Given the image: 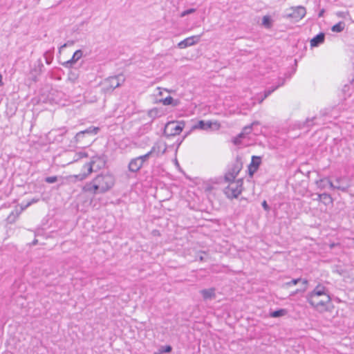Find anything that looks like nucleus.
<instances>
[{
    "instance_id": "obj_1",
    "label": "nucleus",
    "mask_w": 354,
    "mask_h": 354,
    "mask_svg": "<svg viewBox=\"0 0 354 354\" xmlns=\"http://www.w3.org/2000/svg\"><path fill=\"white\" fill-rule=\"evenodd\" d=\"M115 177L106 172L97 175L91 182L86 183L84 190L93 194H104L110 190L115 185Z\"/></svg>"
},
{
    "instance_id": "obj_2",
    "label": "nucleus",
    "mask_w": 354,
    "mask_h": 354,
    "mask_svg": "<svg viewBox=\"0 0 354 354\" xmlns=\"http://www.w3.org/2000/svg\"><path fill=\"white\" fill-rule=\"evenodd\" d=\"M99 131V127H90L86 130L76 133L75 141L77 144L80 145V147L84 148L91 143L93 140L92 136L96 135Z\"/></svg>"
},
{
    "instance_id": "obj_3",
    "label": "nucleus",
    "mask_w": 354,
    "mask_h": 354,
    "mask_svg": "<svg viewBox=\"0 0 354 354\" xmlns=\"http://www.w3.org/2000/svg\"><path fill=\"white\" fill-rule=\"evenodd\" d=\"M97 162H98V164L97 165V169H100L101 167H104L106 164L104 156H93L91 162L85 164L84 166V168L86 169V172L84 171L83 173H80L77 175H75V178L78 180H83L84 179H85L93 171V168Z\"/></svg>"
},
{
    "instance_id": "obj_4",
    "label": "nucleus",
    "mask_w": 354,
    "mask_h": 354,
    "mask_svg": "<svg viewBox=\"0 0 354 354\" xmlns=\"http://www.w3.org/2000/svg\"><path fill=\"white\" fill-rule=\"evenodd\" d=\"M184 121H171L165 124L164 135L167 137L179 135L185 127Z\"/></svg>"
},
{
    "instance_id": "obj_5",
    "label": "nucleus",
    "mask_w": 354,
    "mask_h": 354,
    "mask_svg": "<svg viewBox=\"0 0 354 354\" xmlns=\"http://www.w3.org/2000/svg\"><path fill=\"white\" fill-rule=\"evenodd\" d=\"M243 179H239L236 182H232L226 187L223 192L228 198H236L242 192L243 190Z\"/></svg>"
},
{
    "instance_id": "obj_6",
    "label": "nucleus",
    "mask_w": 354,
    "mask_h": 354,
    "mask_svg": "<svg viewBox=\"0 0 354 354\" xmlns=\"http://www.w3.org/2000/svg\"><path fill=\"white\" fill-rule=\"evenodd\" d=\"M124 82V78L122 75L109 77L104 81V84H106V87H104V89L106 92L113 91L115 88L119 87L121 85V84Z\"/></svg>"
},
{
    "instance_id": "obj_7",
    "label": "nucleus",
    "mask_w": 354,
    "mask_h": 354,
    "mask_svg": "<svg viewBox=\"0 0 354 354\" xmlns=\"http://www.w3.org/2000/svg\"><path fill=\"white\" fill-rule=\"evenodd\" d=\"M307 301L316 310L319 311H325L327 310V305L331 301V298L329 295L316 297L317 304L313 302L311 299H308Z\"/></svg>"
},
{
    "instance_id": "obj_8",
    "label": "nucleus",
    "mask_w": 354,
    "mask_h": 354,
    "mask_svg": "<svg viewBox=\"0 0 354 354\" xmlns=\"http://www.w3.org/2000/svg\"><path fill=\"white\" fill-rule=\"evenodd\" d=\"M291 12L286 14V17L294 19L295 21H298L306 15V8L303 6L292 7L290 8Z\"/></svg>"
},
{
    "instance_id": "obj_9",
    "label": "nucleus",
    "mask_w": 354,
    "mask_h": 354,
    "mask_svg": "<svg viewBox=\"0 0 354 354\" xmlns=\"http://www.w3.org/2000/svg\"><path fill=\"white\" fill-rule=\"evenodd\" d=\"M324 295H329L327 293L326 288L321 284H318L315 289L306 296L307 299H311L313 302L317 304L316 297H323Z\"/></svg>"
},
{
    "instance_id": "obj_10",
    "label": "nucleus",
    "mask_w": 354,
    "mask_h": 354,
    "mask_svg": "<svg viewBox=\"0 0 354 354\" xmlns=\"http://www.w3.org/2000/svg\"><path fill=\"white\" fill-rule=\"evenodd\" d=\"M201 35H194L185 39L178 44L180 48H185L198 43L200 40Z\"/></svg>"
},
{
    "instance_id": "obj_11",
    "label": "nucleus",
    "mask_w": 354,
    "mask_h": 354,
    "mask_svg": "<svg viewBox=\"0 0 354 354\" xmlns=\"http://www.w3.org/2000/svg\"><path fill=\"white\" fill-rule=\"evenodd\" d=\"M214 125L216 126L217 129H218L220 127V124L216 122H212L211 121L200 120L196 124L193 126L192 129L208 130L209 129H212Z\"/></svg>"
},
{
    "instance_id": "obj_12",
    "label": "nucleus",
    "mask_w": 354,
    "mask_h": 354,
    "mask_svg": "<svg viewBox=\"0 0 354 354\" xmlns=\"http://www.w3.org/2000/svg\"><path fill=\"white\" fill-rule=\"evenodd\" d=\"M261 162V158L260 156H253L252 157V161L248 166V172L250 176H252L257 171L259 165Z\"/></svg>"
},
{
    "instance_id": "obj_13",
    "label": "nucleus",
    "mask_w": 354,
    "mask_h": 354,
    "mask_svg": "<svg viewBox=\"0 0 354 354\" xmlns=\"http://www.w3.org/2000/svg\"><path fill=\"white\" fill-rule=\"evenodd\" d=\"M142 165L141 161L136 157L131 160L128 165V169L129 171L136 173L141 169Z\"/></svg>"
},
{
    "instance_id": "obj_14",
    "label": "nucleus",
    "mask_w": 354,
    "mask_h": 354,
    "mask_svg": "<svg viewBox=\"0 0 354 354\" xmlns=\"http://www.w3.org/2000/svg\"><path fill=\"white\" fill-rule=\"evenodd\" d=\"M43 67L44 65L41 60L38 59L35 63L34 68L30 71V75L32 80L36 81V77L41 73Z\"/></svg>"
},
{
    "instance_id": "obj_15",
    "label": "nucleus",
    "mask_w": 354,
    "mask_h": 354,
    "mask_svg": "<svg viewBox=\"0 0 354 354\" xmlns=\"http://www.w3.org/2000/svg\"><path fill=\"white\" fill-rule=\"evenodd\" d=\"M82 51L81 50H76L71 59L64 62L63 65L66 67H71V65L75 63L77 60H79L82 56Z\"/></svg>"
},
{
    "instance_id": "obj_16",
    "label": "nucleus",
    "mask_w": 354,
    "mask_h": 354,
    "mask_svg": "<svg viewBox=\"0 0 354 354\" xmlns=\"http://www.w3.org/2000/svg\"><path fill=\"white\" fill-rule=\"evenodd\" d=\"M242 169V162L239 160L238 159L236 160V162L233 164L232 168L229 170V171L231 172L232 178H236V176L239 174L240 171Z\"/></svg>"
},
{
    "instance_id": "obj_17",
    "label": "nucleus",
    "mask_w": 354,
    "mask_h": 354,
    "mask_svg": "<svg viewBox=\"0 0 354 354\" xmlns=\"http://www.w3.org/2000/svg\"><path fill=\"white\" fill-rule=\"evenodd\" d=\"M324 39L325 34L324 32H320L310 40V46L312 47L318 46L319 44L324 43Z\"/></svg>"
},
{
    "instance_id": "obj_18",
    "label": "nucleus",
    "mask_w": 354,
    "mask_h": 354,
    "mask_svg": "<svg viewBox=\"0 0 354 354\" xmlns=\"http://www.w3.org/2000/svg\"><path fill=\"white\" fill-rule=\"evenodd\" d=\"M200 292L205 300L212 299L216 297L214 288L203 289Z\"/></svg>"
},
{
    "instance_id": "obj_19",
    "label": "nucleus",
    "mask_w": 354,
    "mask_h": 354,
    "mask_svg": "<svg viewBox=\"0 0 354 354\" xmlns=\"http://www.w3.org/2000/svg\"><path fill=\"white\" fill-rule=\"evenodd\" d=\"M160 102H162L164 105H172L173 106H176L179 104L178 100H174L171 96H167L164 99L160 100Z\"/></svg>"
},
{
    "instance_id": "obj_20",
    "label": "nucleus",
    "mask_w": 354,
    "mask_h": 354,
    "mask_svg": "<svg viewBox=\"0 0 354 354\" xmlns=\"http://www.w3.org/2000/svg\"><path fill=\"white\" fill-rule=\"evenodd\" d=\"M327 185H329V187L331 189H337L339 190H341L342 192H347L348 187H350L349 184H346L345 185H334L331 180H330L328 178H327Z\"/></svg>"
},
{
    "instance_id": "obj_21",
    "label": "nucleus",
    "mask_w": 354,
    "mask_h": 354,
    "mask_svg": "<svg viewBox=\"0 0 354 354\" xmlns=\"http://www.w3.org/2000/svg\"><path fill=\"white\" fill-rule=\"evenodd\" d=\"M284 80H282L280 83L278 84V85L275 86H272L271 88H269L264 91V95L263 97L260 100V103L262 102L267 97H268L272 92H274L275 90H277L279 86L284 84Z\"/></svg>"
},
{
    "instance_id": "obj_22",
    "label": "nucleus",
    "mask_w": 354,
    "mask_h": 354,
    "mask_svg": "<svg viewBox=\"0 0 354 354\" xmlns=\"http://www.w3.org/2000/svg\"><path fill=\"white\" fill-rule=\"evenodd\" d=\"M302 281V283L304 285V287L303 289L300 290L301 291L304 292L306 290V285L308 284V281L306 279H301V278L295 279L291 280L290 281H288L286 283L288 286H291L292 285L297 284L299 281Z\"/></svg>"
},
{
    "instance_id": "obj_23",
    "label": "nucleus",
    "mask_w": 354,
    "mask_h": 354,
    "mask_svg": "<svg viewBox=\"0 0 354 354\" xmlns=\"http://www.w3.org/2000/svg\"><path fill=\"white\" fill-rule=\"evenodd\" d=\"M156 152V147L153 146L151 149L145 155H142V156H140L138 157H137V158H138L140 161H141V163L143 165L145 162H146L149 158Z\"/></svg>"
},
{
    "instance_id": "obj_24",
    "label": "nucleus",
    "mask_w": 354,
    "mask_h": 354,
    "mask_svg": "<svg viewBox=\"0 0 354 354\" xmlns=\"http://www.w3.org/2000/svg\"><path fill=\"white\" fill-rule=\"evenodd\" d=\"M319 201H323L325 205H328L333 203L331 196L326 193L319 194Z\"/></svg>"
},
{
    "instance_id": "obj_25",
    "label": "nucleus",
    "mask_w": 354,
    "mask_h": 354,
    "mask_svg": "<svg viewBox=\"0 0 354 354\" xmlns=\"http://www.w3.org/2000/svg\"><path fill=\"white\" fill-rule=\"evenodd\" d=\"M345 23L344 21H339L335 25L333 26L331 30L335 32H341L344 30Z\"/></svg>"
},
{
    "instance_id": "obj_26",
    "label": "nucleus",
    "mask_w": 354,
    "mask_h": 354,
    "mask_svg": "<svg viewBox=\"0 0 354 354\" xmlns=\"http://www.w3.org/2000/svg\"><path fill=\"white\" fill-rule=\"evenodd\" d=\"M262 24L267 28H270L272 27V19L270 16L266 15L263 16L262 19Z\"/></svg>"
},
{
    "instance_id": "obj_27",
    "label": "nucleus",
    "mask_w": 354,
    "mask_h": 354,
    "mask_svg": "<svg viewBox=\"0 0 354 354\" xmlns=\"http://www.w3.org/2000/svg\"><path fill=\"white\" fill-rule=\"evenodd\" d=\"M327 178H322L316 180V185L318 188L323 189H325L327 186Z\"/></svg>"
},
{
    "instance_id": "obj_28",
    "label": "nucleus",
    "mask_w": 354,
    "mask_h": 354,
    "mask_svg": "<svg viewBox=\"0 0 354 354\" xmlns=\"http://www.w3.org/2000/svg\"><path fill=\"white\" fill-rule=\"evenodd\" d=\"M78 78V74L76 71H71L68 75V80L71 83H75Z\"/></svg>"
},
{
    "instance_id": "obj_29",
    "label": "nucleus",
    "mask_w": 354,
    "mask_h": 354,
    "mask_svg": "<svg viewBox=\"0 0 354 354\" xmlns=\"http://www.w3.org/2000/svg\"><path fill=\"white\" fill-rule=\"evenodd\" d=\"M286 313V310L285 309H279L275 311H273L270 313V316L272 317H279L285 315Z\"/></svg>"
},
{
    "instance_id": "obj_30",
    "label": "nucleus",
    "mask_w": 354,
    "mask_h": 354,
    "mask_svg": "<svg viewBox=\"0 0 354 354\" xmlns=\"http://www.w3.org/2000/svg\"><path fill=\"white\" fill-rule=\"evenodd\" d=\"M148 115L149 117L153 118L160 115V111L157 108H153V109L149 110L148 112Z\"/></svg>"
},
{
    "instance_id": "obj_31",
    "label": "nucleus",
    "mask_w": 354,
    "mask_h": 354,
    "mask_svg": "<svg viewBox=\"0 0 354 354\" xmlns=\"http://www.w3.org/2000/svg\"><path fill=\"white\" fill-rule=\"evenodd\" d=\"M255 124H259V122H254L250 125L245 126L243 129L242 131L244 133L245 135L249 134L251 132L252 126H254Z\"/></svg>"
},
{
    "instance_id": "obj_32",
    "label": "nucleus",
    "mask_w": 354,
    "mask_h": 354,
    "mask_svg": "<svg viewBox=\"0 0 354 354\" xmlns=\"http://www.w3.org/2000/svg\"><path fill=\"white\" fill-rule=\"evenodd\" d=\"M20 214V212H18L17 211L16 212V213L15 212H11L10 214V215L8 216V221L10 222V223H13L15 222V221L16 220V218L18 217L19 214Z\"/></svg>"
},
{
    "instance_id": "obj_33",
    "label": "nucleus",
    "mask_w": 354,
    "mask_h": 354,
    "mask_svg": "<svg viewBox=\"0 0 354 354\" xmlns=\"http://www.w3.org/2000/svg\"><path fill=\"white\" fill-rule=\"evenodd\" d=\"M195 12H196V9L195 8H189V9L184 10L183 12H181L180 17H185L186 15H188L189 14H192V13H194Z\"/></svg>"
},
{
    "instance_id": "obj_34",
    "label": "nucleus",
    "mask_w": 354,
    "mask_h": 354,
    "mask_svg": "<svg viewBox=\"0 0 354 354\" xmlns=\"http://www.w3.org/2000/svg\"><path fill=\"white\" fill-rule=\"evenodd\" d=\"M45 181L48 183H54L57 181V177L54 176H48L45 178Z\"/></svg>"
},
{
    "instance_id": "obj_35",
    "label": "nucleus",
    "mask_w": 354,
    "mask_h": 354,
    "mask_svg": "<svg viewBox=\"0 0 354 354\" xmlns=\"http://www.w3.org/2000/svg\"><path fill=\"white\" fill-rule=\"evenodd\" d=\"M172 350V348L169 345H167L165 346H162L160 349L162 353H170Z\"/></svg>"
},
{
    "instance_id": "obj_36",
    "label": "nucleus",
    "mask_w": 354,
    "mask_h": 354,
    "mask_svg": "<svg viewBox=\"0 0 354 354\" xmlns=\"http://www.w3.org/2000/svg\"><path fill=\"white\" fill-rule=\"evenodd\" d=\"M231 172L230 171H228L225 176V180L226 182H231V181H233L234 180L235 178H232L231 177Z\"/></svg>"
},
{
    "instance_id": "obj_37",
    "label": "nucleus",
    "mask_w": 354,
    "mask_h": 354,
    "mask_svg": "<svg viewBox=\"0 0 354 354\" xmlns=\"http://www.w3.org/2000/svg\"><path fill=\"white\" fill-rule=\"evenodd\" d=\"M345 178L343 177H338L335 179V182L337 183L336 185H345L346 183H344L343 181Z\"/></svg>"
},
{
    "instance_id": "obj_38",
    "label": "nucleus",
    "mask_w": 354,
    "mask_h": 354,
    "mask_svg": "<svg viewBox=\"0 0 354 354\" xmlns=\"http://www.w3.org/2000/svg\"><path fill=\"white\" fill-rule=\"evenodd\" d=\"M44 57L46 64H50L53 60V57L50 55L48 56L47 53L44 54Z\"/></svg>"
},
{
    "instance_id": "obj_39",
    "label": "nucleus",
    "mask_w": 354,
    "mask_h": 354,
    "mask_svg": "<svg viewBox=\"0 0 354 354\" xmlns=\"http://www.w3.org/2000/svg\"><path fill=\"white\" fill-rule=\"evenodd\" d=\"M76 156H77L76 160H78L84 157H87L88 154L86 152H79L76 154Z\"/></svg>"
},
{
    "instance_id": "obj_40",
    "label": "nucleus",
    "mask_w": 354,
    "mask_h": 354,
    "mask_svg": "<svg viewBox=\"0 0 354 354\" xmlns=\"http://www.w3.org/2000/svg\"><path fill=\"white\" fill-rule=\"evenodd\" d=\"M262 207H263V209L266 210V211H269L270 210V207L268 206L267 202L266 201H263V203H262Z\"/></svg>"
},
{
    "instance_id": "obj_41",
    "label": "nucleus",
    "mask_w": 354,
    "mask_h": 354,
    "mask_svg": "<svg viewBox=\"0 0 354 354\" xmlns=\"http://www.w3.org/2000/svg\"><path fill=\"white\" fill-rule=\"evenodd\" d=\"M38 199H32V201L28 203V204L24 207H21V211L24 210L25 208L28 207V206H30L32 203H36Z\"/></svg>"
},
{
    "instance_id": "obj_42",
    "label": "nucleus",
    "mask_w": 354,
    "mask_h": 354,
    "mask_svg": "<svg viewBox=\"0 0 354 354\" xmlns=\"http://www.w3.org/2000/svg\"><path fill=\"white\" fill-rule=\"evenodd\" d=\"M233 142L236 145H239L241 143V140L236 136L234 138Z\"/></svg>"
},
{
    "instance_id": "obj_43",
    "label": "nucleus",
    "mask_w": 354,
    "mask_h": 354,
    "mask_svg": "<svg viewBox=\"0 0 354 354\" xmlns=\"http://www.w3.org/2000/svg\"><path fill=\"white\" fill-rule=\"evenodd\" d=\"M245 134L243 131H241L238 136L237 137L241 140V138H243L245 137Z\"/></svg>"
},
{
    "instance_id": "obj_44",
    "label": "nucleus",
    "mask_w": 354,
    "mask_h": 354,
    "mask_svg": "<svg viewBox=\"0 0 354 354\" xmlns=\"http://www.w3.org/2000/svg\"><path fill=\"white\" fill-rule=\"evenodd\" d=\"M324 9H322V10H320V12H319V14H318L319 17H322V16H323V15H324Z\"/></svg>"
},
{
    "instance_id": "obj_45",
    "label": "nucleus",
    "mask_w": 354,
    "mask_h": 354,
    "mask_svg": "<svg viewBox=\"0 0 354 354\" xmlns=\"http://www.w3.org/2000/svg\"><path fill=\"white\" fill-rule=\"evenodd\" d=\"M37 243H38L37 239H34V240L32 241V242L31 243V245H36L37 244Z\"/></svg>"
},
{
    "instance_id": "obj_46",
    "label": "nucleus",
    "mask_w": 354,
    "mask_h": 354,
    "mask_svg": "<svg viewBox=\"0 0 354 354\" xmlns=\"http://www.w3.org/2000/svg\"><path fill=\"white\" fill-rule=\"evenodd\" d=\"M347 88H348V86H347V85H345V86H344L343 91H344V92H346V91H347Z\"/></svg>"
},
{
    "instance_id": "obj_47",
    "label": "nucleus",
    "mask_w": 354,
    "mask_h": 354,
    "mask_svg": "<svg viewBox=\"0 0 354 354\" xmlns=\"http://www.w3.org/2000/svg\"><path fill=\"white\" fill-rule=\"evenodd\" d=\"M337 15L339 17H343V12H338Z\"/></svg>"
},
{
    "instance_id": "obj_48",
    "label": "nucleus",
    "mask_w": 354,
    "mask_h": 354,
    "mask_svg": "<svg viewBox=\"0 0 354 354\" xmlns=\"http://www.w3.org/2000/svg\"><path fill=\"white\" fill-rule=\"evenodd\" d=\"M1 84H2V77L0 75V86L1 85Z\"/></svg>"
},
{
    "instance_id": "obj_49",
    "label": "nucleus",
    "mask_w": 354,
    "mask_h": 354,
    "mask_svg": "<svg viewBox=\"0 0 354 354\" xmlns=\"http://www.w3.org/2000/svg\"><path fill=\"white\" fill-rule=\"evenodd\" d=\"M317 201H319V194L317 195Z\"/></svg>"
},
{
    "instance_id": "obj_50",
    "label": "nucleus",
    "mask_w": 354,
    "mask_h": 354,
    "mask_svg": "<svg viewBox=\"0 0 354 354\" xmlns=\"http://www.w3.org/2000/svg\"><path fill=\"white\" fill-rule=\"evenodd\" d=\"M66 133V130H64L62 133V135H63L64 133Z\"/></svg>"
},
{
    "instance_id": "obj_51",
    "label": "nucleus",
    "mask_w": 354,
    "mask_h": 354,
    "mask_svg": "<svg viewBox=\"0 0 354 354\" xmlns=\"http://www.w3.org/2000/svg\"><path fill=\"white\" fill-rule=\"evenodd\" d=\"M309 121H310V120H309V119H307V120H306V124H308V123L309 122Z\"/></svg>"
},
{
    "instance_id": "obj_52",
    "label": "nucleus",
    "mask_w": 354,
    "mask_h": 354,
    "mask_svg": "<svg viewBox=\"0 0 354 354\" xmlns=\"http://www.w3.org/2000/svg\"><path fill=\"white\" fill-rule=\"evenodd\" d=\"M66 44H64L62 47L64 48V47H66Z\"/></svg>"
},
{
    "instance_id": "obj_53",
    "label": "nucleus",
    "mask_w": 354,
    "mask_h": 354,
    "mask_svg": "<svg viewBox=\"0 0 354 354\" xmlns=\"http://www.w3.org/2000/svg\"><path fill=\"white\" fill-rule=\"evenodd\" d=\"M200 260H201V261H203V257H200Z\"/></svg>"
},
{
    "instance_id": "obj_54",
    "label": "nucleus",
    "mask_w": 354,
    "mask_h": 354,
    "mask_svg": "<svg viewBox=\"0 0 354 354\" xmlns=\"http://www.w3.org/2000/svg\"><path fill=\"white\" fill-rule=\"evenodd\" d=\"M159 95H162V91H160Z\"/></svg>"
}]
</instances>
